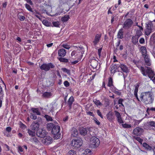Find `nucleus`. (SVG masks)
Listing matches in <instances>:
<instances>
[{"label": "nucleus", "mask_w": 155, "mask_h": 155, "mask_svg": "<svg viewBox=\"0 0 155 155\" xmlns=\"http://www.w3.org/2000/svg\"><path fill=\"white\" fill-rule=\"evenodd\" d=\"M141 101L145 105L152 104L154 101V96L150 91L142 92L140 96Z\"/></svg>", "instance_id": "obj_1"}, {"label": "nucleus", "mask_w": 155, "mask_h": 155, "mask_svg": "<svg viewBox=\"0 0 155 155\" xmlns=\"http://www.w3.org/2000/svg\"><path fill=\"white\" fill-rule=\"evenodd\" d=\"M47 128L48 130H51V133L54 135L55 139L60 138V127L59 126L55 125L53 123H50L47 124Z\"/></svg>", "instance_id": "obj_2"}, {"label": "nucleus", "mask_w": 155, "mask_h": 155, "mask_svg": "<svg viewBox=\"0 0 155 155\" xmlns=\"http://www.w3.org/2000/svg\"><path fill=\"white\" fill-rule=\"evenodd\" d=\"M137 67L140 69L141 73L144 76H147V75L148 77L151 79L153 78L155 76V73L150 68L147 67V69L145 70L144 68L142 66L139 65L138 64V63H136Z\"/></svg>", "instance_id": "obj_3"}, {"label": "nucleus", "mask_w": 155, "mask_h": 155, "mask_svg": "<svg viewBox=\"0 0 155 155\" xmlns=\"http://www.w3.org/2000/svg\"><path fill=\"white\" fill-rule=\"evenodd\" d=\"M79 48L80 49H78L77 51H73L71 53V56L73 57L74 56V58L78 60H81L83 57V54L84 51H83L84 48L83 47Z\"/></svg>", "instance_id": "obj_4"}, {"label": "nucleus", "mask_w": 155, "mask_h": 155, "mask_svg": "<svg viewBox=\"0 0 155 155\" xmlns=\"http://www.w3.org/2000/svg\"><path fill=\"white\" fill-rule=\"evenodd\" d=\"M134 24V21L130 18H126L123 24V28L125 30H128L132 27Z\"/></svg>", "instance_id": "obj_5"}, {"label": "nucleus", "mask_w": 155, "mask_h": 155, "mask_svg": "<svg viewBox=\"0 0 155 155\" xmlns=\"http://www.w3.org/2000/svg\"><path fill=\"white\" fill-rule=\"evenodd\" d=\"M55 66L52 63H44L40 67V69L42 70H44L47 71L50 70L51 68H53Z\"/></svg>", "instance_id": "obj_6"}, {"label": "nucleus", "mask_w": 155, "mask_h": 155, "mask_svg": "<svg viewBox=\"0 0 155 155\" xmlns=\"http://www.w3.org/2000/svg\"><path fill=\"white\" fill-rule=\"evenodd\" d=\"M91 147L94 148L97 147L100 144L99 139L96 137H92L91 138Z\"/></svg>", "instance_id": "obj_7"}, {"label": "nucleus", "mask_w": 155, "mask_h": 155, "mask_svg": "<svg viewBox=\"0 0 155 155\" xmlns=\"http://www.w3.org/2000/svg\"><path fill=\"white\" fill-rule=\"evenodd\" d=\"M82 140L81 138L73 140L71 143L72 146L75 148L80 147L82 144Z\"/></svg>", "instance_id": "obj_8"}, {"label": "nucleus", "mask_w": 155, "mask_h": 155, "mask_svg": "<svg viewBox=\"0 0 155 155\" xmlns=\"http://www.w3.org/2000/svg\"><path fill=\"white\" fill-rule=\"evenodd\" d=\"M153 24L151 22L148 23L146 26V28L145 30V34L146 35H149L153 31Z\"/></svg>", "instance_id": "obj_9"}, {"label": "nucleus", "mask_w": 155, "mask_h": 155, "mask_svg": "<svg viewBox=\"0 0 155 155\" xmlns=\"http://www.w3.org/2000/svg\"><path fill=\"white\" fill-rule=\"evenodd\" d=\"M143 132V129L139 127H137L133 130V132L134 135L137 136H140L142 134Z\"/></svg>", "instance_id": "obj_10"}, {"label": "nucleus", "mask_w": 155, "mask_h": 155, "mask_svg": "<svg viewBox=\"0 0 155 155\" xmlns=\"http://www.w3.org/2000/svg\"><path fill=\"white\" fill-rule=\"evenodd\" d=\"M47 132L45 130L40 129L37 132V136L39 137L44 138L45 137Z\"/></svg>", "instance_id": "obj_11"}, {"label": "nucleus", "mask_w": 155, "mask_h": 155, "mask_svg": "<svg viewBox=\"0 0 155 155\" xmlns=\"http://www.w3.org/2000/svg\"><path fill=\"white\" fill-rule=\"evenodd\" d=\"M101 36V34H97L96 35L93 41V43L94 46L96 45L99 42Z\"/></svg>", "instance_id": "obj_12"}, {"label": "nucleus", "mask_w": 155, "mask_h": 155, "mask_svg": "<svg viewBox=\"0 0 155 155\" xmlns=\"http://www.w3.org/2000/svg\"><path fill=\"white\" fill-rule=\"evenodd\" d=\"M115 115L117 118V121L119 124H123L124 123V121L122 120L121 115L116 110H115Z\"/></svg>", "instance_id": "obj_13"}, {"label": "nucleus", "mask_w": 155, "mask_h": 155, "mask_svg": "<svg viewBox=\"0 0 155 155\" xmlns=\"http://www.w3.org/2000/svg\"><path fill=\"white\" fill-rule=\"evenodd\" d=\"M31 14L38 18L39 20L42 21V16L40 12L37 10H33Z\"/></svg>", "instance_id": "obj_14"}, {"label": "nucleus", "mask_w": 155, "mask_h": 155, "mask_svg": "<svg viewBox=\"0 0 155 155\" xmlns=\"http://www.w3.org/2000/svg\"><path fill=\"white\" fill-rule=\"evenodd\" d=\"M98 64V61L96 60L93 59L91 60L90 65L93 68H96Z\"/></svg>", "instance_id": "obj_15"}, {"label": "nucleus", "mask_w": 155, "mask_h": 155, "mask_svg": "<svg viewBox=\"0 0 155 155\" xmlns=\"http://www.w3.org/2000/svg\"><path fill=\"white\" fill-rule=\"evenodd\" d=\"M89 130V129L88 127L86 128L81 127L79 130L80 133L81 135H86Z\"/></svg>", "instance_id": "obj_16"}, {"label": "nucleus", "mask_w": 155, "mask_h": 155, "mask_svg": "<svg viewBox=\"0 0 155 155\" xmlns=\"http://www.w3.org/2000/svg\"><path fill=\"white\" fill-rule=\"evenodd\" d=\"M66 52L64 48L59 49L58 52V56L61 57H64L66 54Z\"/></svg>", "instance_id": "obj_17"}, {"label": "nucleus", "mask_w": 155, "mask_h": 155, "mask_svg": "<svg viewBox=\"0 0 155 155\" xmlns=\"http://www.w3.org/2000/svg\"><path fill=\"white\" fill-rule=\"evenodd\" d=\"M107 118L110 121H112L114 118V116L113 112L110 111L107 115Z\"/></svg>", "instance_id": "obj_18"}, {"label": "nucleus", "mask_w": 155, "mask_h": 155, "mask_svg": "<svg viewBox=\"0 0 155 155\" xmlns=\"http://www.w3.org/2000/svg\"><path fill=\"white\" fill-rule=\"evenodd\" d=\"M71 131V137H76L78 134V131L74 127H73Z\"/></svg>", "instance_id": "obj_19"}, {"label": "nucleus", "mask_w": 155, "mask_h": 155, "mask_svg": "<svg viewBox=\"0 0 155 155\" xmlns=\"http://www.w3.org/2000/svg\"><path fill=\"white\" fill-rule=\"evenodd\" d=\"M144 58L145 63L147 66H150L151 64V62L149 55L148 54L143 57Z\"/></svg>", "instance_id": "obj_20"}, {"label": "nucleus", "mask_w": 155, "mask_h": 155, "mask_svg": "<svg viewBox=\"0 0 155 155\" xmlns=\"http://www.w3.org/2000/svg\"><path fill=\"white\" fill-rule=\"evenodd\" d=\"M31 129L33 131L37 130L39 127V124L38 122L33 123L31 124Z\"/></svg>", "instance_id": "obj_21"}, {"label": "nucleus", "mask_w": 155, "mask_h": 155, "mask_svg": "<svg viewBox=\"0 0 155 155\" xmlns=\"http://www.w3.org/2000/svg\"><path fill=\"white\" fill-rule=\"evenodd\" d=\"M74 99L73 96L70 97L68 101V105L69 106V109L71 110L72 108V105L73 102L74 101Z\"/></svg>", "instance_id": "obj_22"}, {"label": "nucleus", "mask_w": 155, "mask_h": 155, "mask_svg": "<svg viewBox=\"0 0 155 155\" xmlns=\"http://www.w3.org/2000/svg\"><path fill=\"white\" fill-rule=\"evenodd\" d=\"M123 72L125 73H128V69L127 66L123 64H121L119 67Z\"/></svg>", "instance_id": "obj_23"}, {"label": "nucleus", "mask_w": 155, "mask_h": 155, "mask_svg": "<svg viewBox=\"0 0 155 155\" xmlns=\"http://www.w3.org/2000/svg\"><path fill=\"white\" fill-rule=\"evenodd\" d=\"M140 50L141 52L142 55L143 57H144L146 55H147V50L146 47L145 46H142L140 48Z\"/></svg>", "instance_id": "obj_24"}, {"label": "nucleus", "mask_w": 155, "mask_h": 155, "mask_svg": "<svg viewBox=\"0 0 155 155\" xmlns=\"http://www.w3.org/2000/svg\"><path fill=\"white\" fill-rule=\"evenodd\" d=\"M139 37L135 35L132 37V42L134 45H136L138 43V40Z\"/></svg>", "instance_id": "obj_25"}, {"label": "nucleus", "mask_w": 155, "mask_h": 155, "mask_svg": "<svg viewBox=\"0 0 155 155\" xmlns=\"http://www.w3.org/2000/svg\"><path fill=\"white\" fill-rule=\"evenodd\" d=\"M123 35L124 32L123 31V29L121 28L119 30L117 33V38L119 39H122L124 37Z\"/></svg>", "instance_id": "obj_26"}, {"label": "nucleus", "mask_w": 155, "mask_h": 155, "mask_svg": "<svg viewBox=\"0 0 155 155\" xmlns=\"http://www.w3.org/2000/svg\"><path fill=\"white\" fill-rule=\"evenodd\" d=\"M44 142L46 144L51 143L52 141V138L49 136H46Z\"/></svg>", "instance_id": "obj_27"}, {"label": "nucleus", "mask_w": 155, "mask_h": 155, "mask_svg": "<svg viewBox=\"0 0 155 155\" xmlns=\"http://www.w3.org/2000/svg\"><path fill=\"white\" fill-rule=\"evenodd\" d=\"M108 81L107 86L110 87H111L112 86H113V78L111 77H110L108 78Z\"/></svg>", "instance_id": "obj_28"}, {"label": "nucleus", "mask_w": 155, "mask_h": 155, "mask_svg": "<svg viewBox=\"0 0 155 155\" xmlns=\"http://www.w3.org/2000/svg\"><path fill=\"white\" fill-rule=\"evenodd\" d=\"M52 95V93L50 92H45L43 93L42 97L44 98H49Z\"/></svg>", "instance_id": "obj_29"}, {"label": "nucleus", "mask_w": 155, "mask_h": 155, "mask_svg": "<svg viewBox=\"0 0 155 155\" xmlns=\"http://www.w3.org/2000/svg\"><path fill=\"white\" fill-rule=\"evenodd\" d=\"M30 140L31 142L35 144H37L39 143V141L38 138L35 136L33 137V138H31L30 139Z\"/></svg>", "instance_id": "obj_30"}, {"label": "nucleus", "mask_w": 155, "mask_h": 155, "mask_svg": "<svg viewBox=\"0 0 155 155\" xmlns=\"http://www.w3.org/2000/svg\"><path fill=\"white\" fill-rule=\"evenodd\" d=\"M117 66L116 64H114L111 65L110 71L112 73H115L117 71Z\"/></svg>", "instance_id": "obj_31"}, {"label": "nucleus", "mask_w": 155, "mask_h": 155, "mask_svg": "<svg viewBox=\"0 0 155 155\" xmlns=\"http://www.w3.org/2000/svg\"><path fill=\"white\" fill-rule=\"evenodd\" d=\"M142 145L147 150H150L152 149V147L147 143H143Z\"/></svg>", "instance_id": "obj_32"}, {"label": "nucleus", "mask_w": 155, "mask_h": 155, "mask_svg": "<svg viewBox=\"0 0 155 155\" xmlns=\"http://www.w3.org/2000/svg\"><path fill=\"white\" fill-rule=\"evenodd\" d=\"M42 24L47 26H51V22L48 21L44 20H42Z\"/></svg>", "instance_id": "obj_33"}, {"label": "nucleus", "mask_w": 155, "mask_h": 155, "mask_svg": "<svg viewBox=\"0 0 155 155\" xmlns=\"http://www.w3.org/2000/svg\"><path fill=\"white\" fill-rule=\"evenodd\" d=\"M136 30V35H135L140 37V36L142 35L143 33L142 31H143V30H141L137 29Z\"/></svg>", "instance_id": "obj_34"}, {"label": "nucleus", "mask_w": 155, "mask_h": 155, "mask_svg": "<svg viewBox=\"0 0 155 155\" xmlns=\"http://www.w3.org/2000/svg\"><path fill=\"white\" fill-rule=\"evenodd\" d=\"M18 19L21 21H23L25 19V16L21 13L18 14Z\"/></svg>", "instance_id": "obj_35"}, {"label": "nucleus", "mask_w": 155, "mask_h": 155, "mask_svg": "<svg viewBox=\"0 0 155 155\" xmlns=\"http://www.w3.org/2000/svg\"><path fill=\"white\" fill-rule=\"evenodd\" d=\"M27 130H28V133L29 136L32 137L35 136V131H32L29 129H28Z\"/></svg>", "instance_id": "obj_36"}, {"label": "nucleus", "mask_w": 155, "mask_h": 155, "mask_svg": "<svg viewBox=\"0 0 155 155\" xmlns=\"http://www.w3.org/2000/svg\"><path fill=\"white\" fill-rule=\"evenodd\" d=\"M70 18L69 15H65L61 18V20L63 22H66Z\"/></svg>", "instance_id": "obj_37"}, {"label": "nucleus", "mask_w": 155, "mask_h": 155, "mask_svg": "<svg viewBox=\"0 0 155 155\" xmlns=\"http://www.w3.org/2000/svg\"><path fill=\"white\" fill-rule=\"evenodd\" d=\"M53 25H52V27H59L60 25V23L58 21H53L52 22Z\"/></svg>", "instance_id": "obj_38"}, {"label": "nucleus", "mask_w": 155, "mask_h": 155, "mask_svg": "<svg viewBox=\"0 0 155 155\" xmlns=\"http://www.w3.org/2000/svg\"><path fill=\"white\" fill-rule=\"evenodd\" d=\"M33 113H35L38 115H40V113L39 111V109L38 108H32L31 109Z\"/></svg>", "instance_id": "obj_39"}, {"label": "nucleus", "mask_w": 155, "mask_h": 155, "mask_svg": "<svg viewBox=\"0 0 155 155\" xmlns=\"http://www.w3.org/2000/svg\"><path fill=\"white\" fill-rule=\"evenodd\" d=\"M58 60L61 62L68 63V59L63 57H60L58 58Z\"/></svg>", "instance_id": "obj_40"}, {"label": "nucleus", "mask_w": 155, "mask_h": 155, "mask_svg": "<svg viewBox=\"0 0 155 155\" xmlns=\"http://www.w3.org/2000/svg\"><path fill=\"white\" fill-rule=\"evenodd\" d=\"M93 101L94 104L97 106H101L102 105V104L99 100L97 99L94 100Z\"/></svg>", "instance_id": "obj_41"}, {"label": "nucleus", "mask_w": 155, "mask_h": 155, "mask_svg": "<svg viewBox=\"0 0 155 155\" xmlns=\"http://www.w3.org/2000/svg\"><path fill=\"white\" fill-rule=\"evenodd\" d=\"M25 8L28 11L31 12L33 10L31 6L28 4H26L25 5Z\"/></svg>", "instance_id": "obj_42"}, {"label": "nucleus", "mask_w": 155, "mask_h": 155, "mask_svg": "<svg viewBox=\"0 0 155 155\" xmlns=\"http://www.w3.org/2000/svg\"><path fill=\"white\" fill-rule=\"evenodd\" d=\"M83 153L84 155H91V151L90 149H86L84 151Z\"/></svg>", "instance_id": "obj_43"}, {"label": "nucleus", "mask_w": 155, "mask_h": 155, "mask_svg": "<svg viewBox=\"0 0 155 155\" xmlns=\"http://www.w3.org/2000/svg\"><path fill=\"white\" fill-rule=\"evenodd\" d=\"M44 117L46 119V120L48 121H52L53 120L52 117L48 115L45 114Z\"/></svg>", "instance_id": "obj_44"}, {"label": "nucleus", "mask_w": 155, "mask_h": 155, "mask_svg": "<svg viewBox=\"0 0 155 155\" xmlns=\"http://www.w3.org/2000/svg\"><path fill=\"white\" fill-rule=\"evenodd\" d=\"M68 155H77L76 151L73 150H70L68 153Z\"/></svg>", "instance_id": "obj_45"}, {"label": "nucleus", "mask_w": 155, "mask_h": 155, "mask_svg": "<svg viewBox=\"0 0 155 155\" xmlns=\"http://www.w3.org/2000/svg\"><path fill=\"white\" fill-rule=\"evenodd\" d=\"M122 126L124 128H130L131 127V125L127 124H122Z\"/></svg>", "instance_id": "obj_46"}, {"label": "nucleus", "mask_w": 155, "mask_h": 155, "mask_svg": "<svg viewBox=\"0 0 155 155\" xmlns=\"http://www.w3.org/2000/svg\"><path fill=\"white\" fill-rule=\"evenodd\" d=\"M30 118L33 120H36L37 118V116L36 115L33 113H31Z\"/></svg>", "instance_id": "obj_47"}, {"label": "nucleus", "mask_w": 155, "mask_h": 155, "mask_svg": "<svg viewBox=\"0 0 155 155\" xmlns=\"http://www.w3.org/2000/svg\"><path fill=\"white\" fill-rule=\"evenodd\" d=\"M134 139L138 141L141 144H142L143 140L139 137H134Z\"/></svg>", "instance_id": "obj_48"}, {"label": "nucleus", "mask_w": 155, "mask_h": 155, "mask_svg": "<svg viewBox=\"0 0 155 155\" xmlns=\"http://www.w3.org/2000/svg\"><path fill=\"white\" fill-rule=\"evenodd\" d=\"M123 101L124 100L122 98L119 99L118 101V104H121V105L122 106V107H124V106L122 103Z\"/></svg>", "instance_id": "obj_49"}, {"label": "nucleus", "mask_w": 155, "mask_h": 155, "mask_svg": "<svg viewBox=\"0 0 155 155\" xmlns=\"http://www.w3.org/2000/svg\"><path fill=\"white\" fill-rule=\"evenodd\" d=\"M64 84L66 87H68L70 86V83L67 81H65L64 82Z\"/></svg>", "instance_id": "obj_50"}, {"label": "nucleus", "mask_w": 155, "mask_h": 155, "mask_svg": "<svg viewBox=\"0 0 155 155\" xmlns=\"http://www.w3.org/2000/svg\"><path fill=\"white\" fill-rule=\"evenodd\" d=\"M139 87V84H137L135 85L134 92H138V88Z\"/></svg>", "instance_id": "obj_51"}, {"label": "nucleus", "mask_w": 155, "mask_h": 155, "mask_svg": "<svg viewBox=\"0 0 155 155\" xmlns=\"http://www.w3.org/2000/svg\"><path fill=\"white\" fill-rule=\"evenodd\" d=\"M94 120L95 123H96L97 125L99 126L100 124V123L99 120L96 118H94Z\"/></svg>", "instance_id": "obj_52"}, {"label": "nucleus", "mask_w": 155, "mask_h": 155, "mask_svg": "<svg viewBox=\"0 0 155 155\" xmlns=\"http://www.w3.org/2000/svg\"><path fill=\"white\" fill-rule=\"evenodd\" d=\"M18 151L19 152H23V149L22 147L20 146H19L18 147Z\"/></svg>", "instance_id": "obj_53"}, {"label": "nucleus", "mask_w": 155, "mask_h": 155, "mask_svg": "<svg viewBox=\"0 0 155 155\" xmlns=\"http://www.w3.org/2000/svg\"><path fill=\"white\" fill-rule=\"evenodd\" d=\"M62 70L64 72H66L68 74L70 73V70L65 68H62Z\"/></svg>", "instance_id": "obj_54"}, {"label": "nucleus", "mask_w": 155, "mask_h": 155, "mask_svg": "<svg viewBox=\"0 0 155 155\" xmlns=\"http://www.w3.org/2000/svg\"><path fill=\"white\" fill-rule=\"evenodd\" d=\"M139 42L141 44H143L145 43V40L143 38H141L139 40Z\"/></svg>", "instance_id": "obj_55"}, {"label": "nucleus", "mask_w": 155, "mask_h": 155, "mask_svg": "<svg viewBox=\"0 0 155 155\" xmlns=\"http://www.w3.org/2000/svg\"><path fill=\"white\" fill-rule=\"evenodd\" d=\"M20 127L22 128H26V126L21 122H20Z\"/></svg>", "instance_id": "obj_56"}, {"label": "nucleus", "mask_w": 155, "mask_h": 155, "mask_svg": "<svg viewBox=\"0 0 155 155\" xmlns=\"http://www.w3.org/2000/svg\"><path fill=\"white\" fill-rule=\"evenodd\" d=\"M102 49V48H101L98 49V54L99 57H100L101 55V52Z\"/></svg>", "instance_id": "obj_57"}, {"label": "nucleus", "mask_w": 155, "mask_h": 155, "mask_svg": "<svg viewBox=\"0 0 155 155\" xmlns=\"http://www.w3.org/2000/svg\"><path fill=\"white\" fill-rule=\"evenodd\" d=\"M97 113L98 116H100L101 118H103V116L99 110H97Z\"/></svg>", "instance_id": "obj_58"}, {"label": "nucleus", "mask_w": 155, "mask_h": 155, "mask_svg": "<svg viewBox=\"0 0 155 155\" xmlns=\"http://www.w3.org/2000/svg\"><path fill=\"white\" fill-rule=\"evenodd\" d=\"M150 125L151 126L155 127V122L154 121H152L150 122Z\"/></svg>", "instance_id": "obj_59"}, {"label": "nucleus", "mask_w": 155, "mask_h": 155, "mask_svg": "<svg viewBox=\"0 0 155 155\" xmlns=\"http://www.w3.org/2000/svg\"><path fill=\"white\" fill-rule=\"evenodd\" d=\"M110 89L112 91L114 92V91H115L116 90H117V89L113 85V86H112L111 87H110Z\"/></svg>", "instance_id": "obj_60"}, {"label": "nucleus", "mask_w": 155, "mask_h": 155, "mask_svg": "<svg viewBox=\"0 0 155 155\" xmlns=\"http://www.w3.org/2000/svg\"><path fill=\"white\" fill-rule=\"evenodd\" d=\"M134 95L135 96V97H136L137 100L138 101H140L138 97L137 92H134Z\"/></svg>", "instance_id": "obj_61"}, {"label": "nucleus", "mask_w": 155, "mask_h": 155, "mask_svg": "<svg viewBox=\"0 0 155 155\" xmlns=\"http://www.w3.org/2000/svg\"><path fill=\"white\" fill-rule=\"evenodd\" d=\"M63 47L67 49H69L70 48V46L67 45H63Z\"/></svg>", "instance_id": "obj_62"}, {"label": "nucleus", "mask_w": 155, "mask_h": 155, "mask_svg": "<svg viewBox=\"0 0 155 155\" xmlns=\"http://www.w3.org/2000/svg\"><path fill=\"white\" fill-rule=\"evenodd\" d=\"M6 130L8 132H10L12 130V128L10 127H7L6 128Z\"/></svg>", "instance_id": "obj_63"}, {"label": "nucleus", "mask_w": 155, "mask_h": 155, "mask_svg": "<svg viewBox=\"0 0 155 155\" xmlns=\"http://www.w3.org/2000/svg\"><path fill=\"white\" fill-rule=\"evenodd\" d=\"M25 0L26 1V2H27V3H28L30 5H33V3L31 1V0Z\"/></svg>", "instance_id": "obj_64"}]
</instances>
